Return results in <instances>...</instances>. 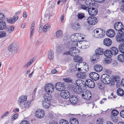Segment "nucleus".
<instances>
[{
    "mask_svg": "<svg viewBox=\"0 0 124 124\" xmlns=\"http://www.w3.org/2000/svg\"><path fill=\"white\" fill-rule=\"evenodd\" d=\"M43 97L45 99L42 101V105L44 108H48L50 106V100L52 98L51 94L47 93L44 94Z\"/></svg>",
    "mask_w": 124,
    "mask_h": 124,
    "instance_id": "f257e3e1",
    "label": "nucleus"
},
{
    "mask_svg": "<svg viewBox=\"0 0 124 124\" xmlns=\"http://www.w3.org/2000/svg\"><path fill=\"white\" fill-rule=\"evenodd\" d=\"M102 30H103V29H100L95 30L92 33L93 35L96 38H100L103 37L105 35V32Z\"/></svg>",
    "mask_w": 124,
    "mask_h": 124,
    "instance_id": "f03ea898",
    "label": "nucleus"
},
{
    "mask_svg": "<svg viewBox=\"0 0 124 124\" xmlns=\"http://www.w3.org/2000/svg\"><path fill=\"white\" fill-rule=\"evenodd\" d=\"M101 82L106 84L110 83L111 81V77L107 74L102 75L101 76Z\"/></svg>",
    "mask_w": 124,
    "mask_h": 124,
    "instance_id": "7ed1b4c3",
    "label": "nucleus"
},
{
    "mask_svg": "<svg viewBox=\"0 0 124 124\" xmlns=\"http://www.w3.org/2000/svg\"><path fill=\"white\" fill-rule=\"evenodd\" d=\"M8 49L13 53H16L19 49V48L16 44L12 43L8 47Z\"/></svg>",
    "mask_w": 124,
    "mask_h": 124,
    "instance_id": "20e7f679",
    "label": "nucleus"
},
{
    "mask_svg": "<svg viewBox=\"0 0 124 124\" xmlns=\"http://www.w3.org/2000/svg\"><path fill=\"white\" fill-rule=\"evenodd\" d=\"M45 90L46 92L50 93L54 91V86L52 84L50 83L46 84L45 86Z\"/></svg>",
    "mask_w": 124,
    "mask_h": 124,
    "instance_id": "39448f33",
    "label": "nucleus"
},
{
    "mask_svg": "<svg viewBox=\"0 0 124 124\" xmlns=\"http://www.w3.org/2000/svg\"><path fill=\"white\" fill-rule=\"evenodd\" d=\"M79 52V50L76 47H73L70 48L69 51V54L73 57L76 56Z\"/></svg>",
    "mask_w": 124,
    "mask_h": 124,
    "instance_id": "423d86ee",
    "label": "nucleus"
},
{
    "mask_svg": "<svg viewBox=\"0 0 124 124\" xmlns=\"http://www.w3.org/2000/svg\"><path fill=\"white\" fill-rule=\"evenodd\" d=\"M56 89L59 91H62L64 90L65 85L63 83L58 82L55 85Z\"/></svg>",
    "mask_w": 124,
    "mask_h": 124,
    "instance_id": "0eeeda50",
    "label": "nucleus"
},
{
    "mask_svg": "<svg viewBox=\"0 0 124 124\" xmlns=\"http://www.w3.org/2000/svg\"><path fill=\"white\" fill-rule=\"evenodd\" d=\"M83 93L82 94V96L84 99L87 100H90L92 96L90 92L88 90L83 91Z\"/></svg>",
    "mask_w": 124,
    "mask_h": 124,
    "instance_id": "6e6552de",
    "label": "nucleus"
},
{
    "mask_svg": "<svg viewBox=\"0 0 124 124\" xmlns=\"http://www.w3.org/2000/svg\"><path fill=\"white\" fill-rule=\"evenodd\" d=\"M83 36L82 34L81 33H77L74 34L71 36V39L73 38L74 39L72 40V41L77 42L81 39V37Z\"/></svg>",
    "mask_w": 124,
    "mask_h": 124,
    "instance_id": "1a4fd4ad",
    "label": "nucleus"
},
{
    "mask_svg": "<svg viewBox=\"0 0 124 124\" xmlns=\"http://www.w3.org/2000/svg\"><path fill=\"white\" fill-rule=\"evenodd\" d=\"M61 97L64 99H67L70 96V93L68 90H64L62 91L60 93Z\"/></svg>",
    "mask_w": 124,
    "mask_h": 124,
    "instance_id": "9d476101",
    "label": "nucleus"
},
{
    "mask_svg": "<svg viewBox=\"0 0 124 124\" xmlns=\"http://www.w3.org/2000/svg\"><path fill=\"white\" fill-rule=\"evenodd\" d=\"M45 114L43 110L39 109L36 112L35 115L38 118H41L44 116Z\"/></svg>",
    "mask_w": 124,
    "mask_h": 124,
    "instance_id": "9b49d317",
    "label": "nucleus"
},
{
    "mask_svg": "<svg viewBox=\"0 0 124 124\" xmlns=\"http://www.w3.org/2000/svg\"><path fill=\"white\" fill-rule=\"evenodd\" d=\"M88 11L89 15L92 16H95L98 13L97 9L94 8H89Z\"/></svg>",
    "mask_w": 124,
    "mask_h": 124,
    "instance_id": "f8f14e48",
    "label": "nucleus"
},
{
    "mask_svg": "<svg viewBox=\"0 0 124 124\" xmlns=\"http://www.w3.org/2000/svg\"><path fill=\"white\" fill-rule=\"evenodd\" d=\"M124 27V26L122 23L118 22L116 23L114 25V29L117 31L119 32L120 30Z\"/></svg>",
    "mask_w": 124,
    "mask_h": 124,
    "instance_id": "ddd939ff",
    "label": "nucleus"
},
{
    "mask_svg": "<svg viewBox=\"0 0 124 124\" xmlns=\"http://www.w3.org/2000/svg\"><path fill=\"white\" fill-rule=\"evenodd\" d=\"M87 22L90 25H94L96 23L97 21L95 17H94L93 18L89 17L87 19Z\"/></svg>",
    "mask_w": 124,
    "mask_h": 124,
    "instance_id": "4468645a",
    "label": "nucleus"
},
{
    "mask_svg": "<svg viewBox=\"0 0 124 124\" xmlns=\"http://www.w3.org/2000/svg\"><path fill=\"white\" fill-rule=\"evenodd\" d=\"M89 76L91 79L94 81L98 80L99 78V75L98 73L94 72H91Z\"/></svg>",
    "mask_w": 124,
    "mask_h": 124,
    "instance_id": "2eb2a0df",
    "label": "nucleus"
},
{
    "mask_svg": "<svg viewBox=\"0 0 124 124\" xmlns=\"http://www.w3.org/2000/svg\"><path fill=\"white\" fill-rule=\"evenodd\" d=\"M85 84L88 87L91 88H93L95 86L94 82L90 79H87L86 80Z\"/></svg>",
    "mask_w": 124,
    "mask_h": 124,
    "instance_id": "dca6fc26",
    "label": "nucleus"
},
{
    "mask_svg": "<svg viewBox=\"0 0 124 124\" xmlns=\"http://www.w3.org/2000/svg\"><path fill=\"white\" fill-rule=\"evenodd\" d=\"M69 100L70 102L72 104H76L78 102V98L75 95H71L70 98Z\"/></svg>",
    "mask_w": 124,
    "mask_h": 124,
    "instance_id": "f3484780",
    "label": "nucleus"
},
{
    "mask_svg": "<svg viewBox=\"0 0 124 124\" xmlns=\"http://www.w3.org/2000/svg\"><path fill=\"white\" fill-rule=\"evenodd\" d=\"M27 99V97L26 96L22 95L20 96L17 101L18 104L20 105L21 103L26 101Z\"/></svg>",
    "mask_w": 124,
    "mask_h": 124,
    "instance_id": "a211bd4d",
    "label": "nucleus"
},
{
    "mask_svg": "<svg viewBox=\"0 0 124 124\" xmlns=\"http://www.w3.org/2000/svg\"><path fill=\"white\" fill-rule=\"evenodd\" d=\"M106 34L109 37L112 38L115 36V32L113 29H110L107 31Z\"/></svg>",
    "mask_w": 124,
    "mask_h": 124,
    "instance_id": "6ab92c4d",
    "label": "nucleus"
},
{
    "mask_svg": "<svg viewBox=\"0 0 124 124\" xmlns=\"http://www.w3.org/2000/svg\"><path fill=\"white\" fill-rule=\"evenodd\" d=\"M112 43L111 40L108 38H106L103 41L104 45L108 46H110Z\"/></svg>",
    "mask_w": 124,
    "mask_h": 124,
    "instance_id": "aec40b11",
    "label": "nucleus"
},
{
    "mask_svg": "<svg viewBox=\"0 0 124 124\" xmlns=\"http://www.w3.org/2000/svg\"><path fill=\"white\" fill-rule=\"evenodd\" d=\"M84 87L83 86H77L75 87L73 89L74 91L77 93L79 94L82 92L83 91L82 88Z\"/></svg>",
    "mask_w": 124,
    "mask_h": 124,
    "instance_id": "412c9836",
    "label": "nucleus"
},
{
    "mask_svg": "<svg viewBox=\"0 0 124 124\" xmlns=\"http://www.w3.org/2000/svg\"><path fill=\"white\" fill-rule=\"evenodd\" d=\"M100 58V57L97 55L95 53L94 54H92L91 56L90 59L92 61L97 62Z\"/></svg>",
    "mask_w": 124,
    "mask_h": 124,
    "instance_id": "4be33fe9",
    "label": "nucleus"
},
{
    "mask_svg": "<svg viewBox=\"0 0 124 124\" xmlns=\"http://www.w3.org/2000/svg\"><path fill=\"white\" fill-rule=\"evenodd\" d=\"M83 3H78L77 4V5H79V8L82 9L87 11V10H88V7L87 5L82 4Z\"/></svg>",
    "mask_w": 124,
    "mask_h": 124,
    "instance_id": "5701e85b",
    "label": "nucleus"
},
{
    "mask_svg": "<svg viewBox=\"0 0 124 124\" xmlns=\"http://www.w3.org/2000/svg\"><path fill=\"white\" fill-rule=\"evenodd\" d=\"M93 69L96 72H99L102 70V67L100 65H96L94 66Z\"/></svg>",
    "mask_w": 124,
    "mask_h": 124,
    "instance_id": "b1692460",
    "label": "nucleus"
},
{
    "mask_svg": "<svg viewBox=\"0 0 124 124\" xmlns=\"http://www.w3.org/2000/svg\"><path fill=\"white\" fill-rule=\"evenodd\" d=\"M82 72L78 73L77 74V76L78 78L83 79L86 78V75L85 73V72Z\"/></svg>",
    "mask_w": 124,
    "mask_h": 124,
    "instance_id": "393cba45",
    "label": "nucleus"
},
{
    "mask_svg": "<svg viewBox=\"0 0 124 124\" xmlns=\"http://www.w3.org/2000/svg\"><path fill=\"white\" fill-rule=\"evenodd\" d=\"M104 53L105 55L108 58H110L113 55L110 50H105Z\"/></svg>",
    "mask_w": 124,
    "mask_h": 124,
    "instance_id": "a878e982",
    "label": "nucleus"
},
{
    "mask_svg": "<svg viewBox=\"0 0 124 124\" xmlns=\"http://www.w3.org/2000/svg\"><path fill=\"white\" fill-rule=\"evenodd\" d=\"M116 40L118 42L121 43L123 42L124 39L122 35H117L116 38Z\"/></svg>",
    "mask_w": 124,
    "mask_h": 124,
    "instance_id": "bb28decb",
    "label": "nucleus"
},
{
    "mask_svg": "<svg viewBox=\"0 0 124 124\" xmlns=\"http://www.w3.org/2000/svg\"><path fill=\"white\" fill-rule=\"evenodd\" d=\"M63 35V32L61 30L57 31L56 33V36L57 39L61 38Z\"/></svg>",
    "mask_w": 124,
    "mask_h": 124,
    "instance_id": "cd10ccee",
    "label": "nucleus"
},
{
    "mask_svg": "<svg viewBox=\"0 0 124 124\" xmlns=\"http://www.w3.org/2000/svg\"><path fill=\"white\" fill-rule=\"evenodd\" d=\"M110 50L113 55H116L118 54V49L115 47H112L110 49Z\"/></svg>",
    "mask_w": 124,
    "mask_h": 124,
    "instance_id": "c85d7f7f",
    "label": "nucleus"
},
{
    "mask_svg": "<svg viewBox=\"0 0 124 124\" xmlns=\"http://www.w3.org/2000/svg\"><path fill=\"white\" fill-rule=\"evenodd\" d=\"M35 60V58H33L31 59L26 65H24L23 67L24 68H26L28 67L31 64L34 62Z\"/></svg>",
    "mask_w": 124,
    "mask_h": 124,
    "instance_id": "c756f323",
    "label": "nucleus"
},
{
    "mask_svg": "<svg viewBox=\"0 0 124 124\" xmlns=\"http://www.w3.org/2000/svg\"><path fill=\"white\" fill-rule=\"evenodd\" d=\"M70 124H78L79 123L78 120L75 118H70Z\"/></svg>",
    "mask_w": 124,
    "mask_h": 124,
    "instance_id": "7c9ffc66",
    "label": "nucleus"
},
{
    "mask_svg": "<svg viewBox=\"0 0 124 124\" xmlns=\"http://www.w3.org/2000/svg\"><path fill=\"white\" fill-rule=\"evenodd\" d=\"M5 22L4 21H0V30H3L6 27Z\"/></svg>",
    "mask_w": 124,
    "mask_h": 124,
    "instance_id": "2f4dec72",
    "label": "nucleus"
},
{
    "mask_svg": "<svg viewBox=\"0 0 124 124\" xmlns=\"http://www.w3.org/2000/svg\"><path fill=\"white\" fill-rule=\"evenodd\" d=\"M103 53V49L99 48L96 50L95 53L100 57V55L102 54Z\"/></svg>",
    "mask_w": 124,
    "mask_h": 124,
    "instance_id": "473e14b6",
    "label": "nucleus"
},
{
    "mask_svg": "<svg viewBox=\"0 0 124 124\" xmlns=\"http://www.w3.org/2000/svg\"><path fill=\"white\" fill-rule=\"evenodd\" d=\"M54 56V53L52 50H50L49 52L48 55V58L50 60H53Z\"/></svg>",
    "mask_w": 124,
    "mask_h": 124,
    "instance_id": "72a5a7b5",
    "label": "nucleus"
},
{
    "mask_svg": "<svg viewBox=\"0 0 124 124\" xmlns=\"http://www.w3.org/2000/svg\"><path fill=\"white\" fill-rule=\"evenodd\" d=\"M120 79V78L119 77L115 75L113 76V78H112V80L113 82L114 83L116 82L117 83Z\"/></svg>",
    "mask_w": 124,
    "mask_h": 124,
    "instance_id": "f704fd0d",
    "label": "nucleus"
},
{
    "mask_svg": "<svg viewBox=\"0 0 124 124\" xmlns=\"http://www.w3.org/2000/svg\"><path fill=\"white\" fill-rule=\"evenodd\" d=\"M118 49L120 52L124 54V43L121 44L119 45Z\"/></svg>",
    "mask_w": 124,
    "mask_h": 124,
    "instance_id": "c9c22d12",
    "label": "nucleus"
},
{
    "mask_svg": "<svg viewBox=\"0 0 124 124\" xmlns=\"http://www.w3.org/2000/svg\"><path fill=\"white\" fill-rule=\"evenodd\" d=\"M117 59L120 62H124V54H120L119 55L117 56Z\"/></svg>",
    "mask_w": 124,
    "mask_h": 124,
    "instance_id": "e433bc0d",
    "label": "nucleus"
},
{
    "mask_svg": "<svg viewBox=\"0 0 124 124\" xmlns=\"http://www.w3.org/2000/svg\"><path fill=\"white\" fill-rule=\"evenodd\" d=\"M75 83L76 86H83L84 85L82 83V81L81 80H77L75 81Z\"/></svg>",
    "mask_w": 124,
    "mask_h": 124,
    "instance_id": "4c0bfd02",
    "label": "nucleus"
},
{
    "mask_svg": "<svg viewBox=\"0 0 124 124\" xmlns=\"http://www.w3.org/2000/svg\"><path fill=\"white\" fill-rule=\"evenodd\" d=\"M117 93L119 96H122L124 94V91L122 89H118L117 91Z\"/></svg>",
    "mask_w": 124,
    "mask_h": 124,
    "instance_id": "58836bf2",
    "label": "nucleus"
},
{
    "mask_svg": "<svg viewBox=\"0 0 124 124\" xmlns=\"http://www.w3.org/2000/svg\"><path fill=\"white\" fill-rule=\"evenodd\" d=\"M74 58L73 59L74 61L76 62H78L80 61H82L83 60L82 58L80 56H78L77 54Z\"/></svg>",
    "mask_w": 124,
    "mask_h": 124,
    "instance_id": "ea45409f",
    "label": "nucleus"
},
{
    "mask_svg": "<svg viewBox=\"0 0 124 124\" xmlns=\"http://www.w3.org/2000/svg\"><path fill=\"white\" fill-rule=\"evenodd\" d=\"M30 104V101L25 102L23 105L24 107H23V109L25 110L28 108H29Z\"/></svg>",
    "mask_w": 124,
    "mask_h": 124,
    "instance_id": "a19ab883",
    "label": "nucleus"
},
{
    "mask_svg": "<svg viewBox=\"0 0 124 124\" xmlns=\"http://www.w3.org/2000/svg\"><path fill=\"white\" fill-rule=\"evenodd\" d=\"M14 27L12 26H10L8 28H7L6 29V31L8 33L12 32L14 29Z\"/></svg>",
    "mask_w": 124,
    "mask_h": 124,
    "instance_id": "79ce46f5",
    "label": "nucleus"
},
{
    "mask_svg": "<svg viewBox=\"0 0 124 124\" xmlns=\"http://www.w3.org/2000/svg\"><path fill=\"white\" fill-rule=\"evenodd\" d=\"M50 29V25L48 24H46L44 25L43 27V31L44 32L48 31Z\"/></svg>",
    "mask_w": 124,
    "mask_h": 124,
    "instance_id": "37998d69",
    "label": "nucleus"
},
{
    "mask_svg": "<svg viewBox=\"0 0 124 124\" xmlns=\"http://www.w3.org/2000/svg\"><path fill=\"white\" fill-rule=\"evenodd\" d=\"M35 24L34 23H32L31 26V35L30 37L33 35V34L34 32V29Z\"/></svg>",
    "mask_w": 124,
    "mask_h": 124,
    "instance_id": "c03bdc74",
    "label": "nucleus"
},
{
    "mask_svg": "<svg viewBox=\"0 0 124 124\" xmlns=\"http://www.w3.org/2000/svg\"><path fill=\"white\" fill-rule=\"evenodd\" d=\"M82 42V45L81 46V48L82 49H85L88 47V45H87L85 43H86V42L84 41H81Z\"/></svg>",
    "mask_w": 124,
    "mask_h": 124,
    "instance_id": "a18cd8bd",
    "label": "nucleus"
},
{
    "mask_svg": "<svg viewBox=\"0 0 124 124\" xmlns=\"http://www.w3.org/2000/svg\"><path fill=\"white\" fill-rule=\"evenodd\" d=\"M80 25L78 23H75L73 25L72 28L74 30H77L80 28Z\"/></svg>",
    "mask_w": 124,
    "mask_h": 124,
    "instance_id": "49530a36",
    "label": "nucleus"
},
{
    "mask_svg": "<svg viewBox=\"0 0 124 124\" xmlns=\"http://www.w3.org/2000/svg\"><path fill=\"white\" fill-rule=\"evenodd\" d=\"M7 35V33L5 31H0V38L4 37Z\"/></svg>",
    "mask_w": 124,
    "mask_h": 124,
    "instance_id": "de8ad7c7",
    "label": "nucleus"
},
{
    "mask_svg": "<svg viewBox=\"0 0 124 124\" xmlns=\"http://www.w3.org/2000/svg\"><path fill=\"white\" fill-rule=\"evenodd\" d=\"M78 18L80 19H82L85 17V14L83 13H79L77 16Z\"/></svg>",
    "mask_w": 124,
    "mask_h": 124,
    "instance_id": "09e8293b",
    "label": "nucleus"
},
{
    "mask_svg": "<svg viewBox=\"0 0 124 124\" xmlns=\"http://www.w3.org/2000/svg\"><path fill=\"white\" fill-rule=\"evenodd\" d=\"M111 119L114 122H117L118 121V118L116 116H111Z\"/></svg>",
    "mask_w": 124,
    "mask_h": 124,
    "instance_id": "8fccbe9b",
    "label": "nucleus"
},
{
    "mask_svg": "<svg viewBox=\"0 0 124 124\" xmlns=\"http://www.w3.org/2000/svg\"><path fill=\"white\" fill-rule=\"evenodd\" d=\"M60 124H69L68 122L66 120L62 119L60 121Z\"/></svg>",
    "mask_w": 124,
    "mask_h": 124,
    "instance_id": "3c124183",
    "label": "nucleus"
},
{
    "mask_svg": "<svg viewBox=\"0 0 124 124\" xmlns=\"http://www.w3.org/2000/svg\"><path fill=\"white\" fill-rule=\"evenodd\" d=\"M111 59L110 58H106L104 61V63L107 64H109L111 62Z\"/></svg>",
    "mask_w": 124,
    "mask_h": 124,
    "instance_id": "603ef678",
    "label": "nucleus"
},
{
    "mask_svg": "<svg viewBox=\"0 0 124 124\" xmlns=\"http://www.w3.org/2000/svg\"><path fill=\"white\" fill-rule=\"evenodd\" d=\"M85 68H83V69H82V72H86L88 70H89V67L87 65V64L86 65L85 64Z\"/></svg>",
    "mask_w": 124,
    "mask_h": 124,
    "instance_id": "864d4df0",
    "label": "nucleus"
},
{
    "mask_svg": "<svg viewBox=\"0 0 124 124\" xmlns=\"http://www.w3.org/2000/svg\"><path fill=\"white\" fill-rule=\"evenodd\" d=\"M118 113V112L115 109L113 110L111 112V114L113 116H116Z\"/></svg>",
    "mask_w": 124,
    "mask_h": 124,
    "instance_id": "5fc2aeb1",
    "label": "nucleus"
},
{
    "mask_svg": "<svg viewBox=\"0 0 124 124\" xmlns=\"http://www.w3.org/2000/svg\"><path fill=\"white\" fill-rule=\"evenodd\" d=\"M63 79L64 81L68 83L71 82L72 81V80L69 78H63Z\"/></svg>",
    "mask_w": 124,
    "mask_h": 124,
    "instance_id": "6e6d98bb",
    "label": "nucleus"
},
{
    "mask_svg": "<svg viewBox=\"0 0 124 124\" xmlns=\"http://www.w3.org/2000/svg\"><path fill=\"white\" fill-rule=\"evenodd\" d=\"M9 113V112L8 111H6V112L4 113L1 116V118L2 119H3L4 118L8 116Z\"/></svg>",
    "mask_w": 124,
    "mask_h": 124,
    "instance_id": "4d7b16f0",
    "label": "nucleus"
},
{
    "mask_svg": "<svg viewBox=\"0 0 124 124\" xmlns=\"http://www.w3.org/2000/svg\"><path fill=\"white\" fill-rule=\"evenodd\" d=\"M103 123V120L101 118H98L96 121V123L97 124H102Z\"/></svg>",
    "mask_w": 124,
    "mask_h": 124,
    "instance_id": "13d9d810",
    "label": "nucleus"
},
{
    "mask_svg": "<svg viewBox=\"0 0 124 124\" xmlns=\"http://www.w3.org/2000/svg\"><path fill=\"white\" fill-rule=\"evenodd\" d=\"M91 0H85V2L86 5H87L89 7L91 5Z\"/></svg>",
    "mask_w": 124,
    "mask_h": 124,
    "instance_id": "bf43d9fd",
    "label": "nucleus"
},
{
    "mask_svg": "<svg viewBox=\"0 0 124 124\" xmlns=\"http://www.w3.org/2000/svg\"><path fill=\"white\" fill-rule=\"evenodd\" d=\"M18 19V16L17 15H15L12 18V21H13V23L15 22Z\"/></svg>",
    "mask_w": 124,
    "mask_h": 124,
    "instance_id": "052dcab7",
    "label": "nucleus"
},
{
    "mask_svg": "<svg viewBox=\"0 0 124 124\" xmlns=\"http://www.w3.org/2000/svg\"><path fill=\"white\" fill-rule=\"evenodd\" d=\"M7 22L8 23H13L12 18H8L6 19Z\"/></svg>",
    "mask_w": 124,
    "mask_h": 124,
    "instance_id": "680f3d73",
    "label": "nucleus"
},
{
    "mask_svg": "<svg viewBox=\"0 0 124 124\" xmlns=\"http://www.w3.org/2000/svg\"><path fill=\"white\" fill-rule=\"evenodd\" d=\"M18 114H16L14 115L12 117V119L13 121L16 119L18 116Z\"/></svg>",
    "mask_w": 124,
    "mask_h": 124,
    "instance_id": "e2e57ef3",
    "label": "nucleus"
},
{
    "mask_svg": "<svg viewBox=\"0 0 124 124\" xmlns=\"http://www.w3.org/2000/svg\"><path fill=\"white\" fill-rule=\"evenodd\" d=\"M4 19V17L3 14L2 13H0V21H4L3 19Z\"/></svg>",
    "mask_w": 124,
    "mask_h": 124,
    "instance_id": "0e129e2a",
    "label": "nucleus"
},
{
    "mask_svg": "<svg viewBox=\"0 0 124 124\" xmlns=\"http://www.w3.org/2000/svg\"><path fill=\"white\" fill-rule=\"evenodd\" d=\"M119 32V34H121L122 35H124V28H123L120 30V31Z\"/></svg>",
    "mask_w": 124,
    "mask_h": 124,
    "instance_id": "69168bd1",
    "label": "nucleus"
},
{
    "mask_svg": "<svg viewBox=\"0 0 124 124\" xmlns=\"http://www.w3.org/2000/svg\"><path fill=\"white\" fill-rule=\"evenodd\" d=\"M120 116L123 118H124V110H122L120 113Z\"/></svg>",
    "mask_w": 124,
    "mask_h": 124,
    "instance_id": "338daca9",
    "label": "nucleus"
},
{
    "mask_svg": "<svg viewBox=\"0 0 124 124\" xmlns=\"http://www.w3.org/2000/svg\"><path fill=\"white\" fill-rule=\"evenodd\" d=\"M20 124H29V123L27 121H22Z\"/></svg>",
    "mask_w": 124,
    "mask_h": 124,
    "instance_id": "774afa93",
    "label": "nucleus"
}]
</instances>
